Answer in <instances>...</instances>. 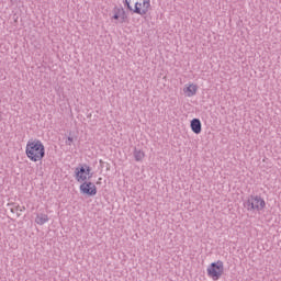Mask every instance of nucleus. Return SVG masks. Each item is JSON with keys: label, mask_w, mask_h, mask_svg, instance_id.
I'll return each mask as SVG.
<instances>
[{"label": "nucleus", "mask_w": 281, "mask_h": 281, "mask_svg": "<svg viewBox=\"0 0 281 281\" xmlns=\"http://www.w3.org/2000/svg\"><path fill=\"white\" fill-rule=\"evenodd\" d=\"M16 210H18L19 212H24L25 206H18Z\"/></svg>", "instance_id": "2eb2a0df"}, {"label": "nucleus", "mask_w": 281, "mask_h": 281, "mask_svg": "<svg viewBox=\"0 0 281 281\" xmlns=\"http://www.w3.org/2000/svg\"><path fill=\"white\" fill-rule=\"evenodd\" d=\"M191 131H193L195 133V135H200V133L202 131L201 120L193 119L191 121Z\"/></svg>", "instance_id": "0eeeda50"}, {"label": "nucleus", "mask_w": 281, "mask_h": 281, "mask_svg": "<svg viewBox=\"0 0 281 281\" xmlns=\"http://www.w3.org/2000/svg\"><path fill=\"white\" fill-rule=\"evenodd\" d=\"M25 153L31 161H42L45 157V145L40 139L29 140Z\"/></svg>", "instance_id": "f257e3e1"}, {"label": "nucleus", "mask_w": 281, "mask_h": 281, "mask_svg": "<svg viewBox=\"0 0 281 281\" xmlns=\"http://www.w3.org/2000/svg\"><path fill=\"white\" fill-rule=\"evenodd\" d=\"M116 12L119 13V23H126L128 21V15H126L124 8H116Z\"/></svg>", "instance_id": "1a4fd4ad"}, {"label": "nucleus", "mask_w": 281, "mask_h": 281, "mask_svg": "<svg viewBox=\"0 0 281 281\" xmlns=\"http://www.w3.org/2000/svg\"><path fill=\"white\" fill-rule=\"evenodd\" d=\"M198 89L196 85L192 83L189 87H186L183 91L187 93L188 98H192V95H196Z\"/></svg>", "instance_id": "6e6552de"}, {"label": "nucleus", "mask_w": 281, "mask_h": 281, "mask_svg": "<svg viewBox=\"0 0 281 281\" xmlns=\"http://www.w3.org/2000/svg\"><path fill=\"white\" fill-rule=\"evenodd\" d=\"M148 10H150V0H138L135 2V7L132 12H134V14L145 16V14H148Z\"/></svg>", "instance_id": "39448f33"}, {"label": "nucleus", "mask_w": 281, "mask_h": 281, "mask_svg": "<svg viewBox=\"0 0 281 281\" xmlns=\"http://www.w3.org/2000/svg\"><path fill=\"white\" fill-rule=\"evenodd\" d=\"M138 0H125V5L127 7V10L133 12V7L135 8V3H137Z\"/></svg>", "instance_id": "f8f14e48"}, {"label": "nucleus", "mask_w": 281, "mask_h": 281, "mask_svg": "<svg viewBox=\"0 0 281 281\" xmlns=\"http://www.w3.org/2000/svg\"><path fill=\"white\" fill-rule=\"evenodd\" d=\"M74 143V137L69 136L68 139L66 140L67 146H71Z\"/></svg>", "instance_id": "4468645a"}, {"label": "nucleus", "mask_w": 281, "mask_h": 281, "mask_svg": "<svg viewBox=\"0 0 281 281\" xmlns=\"http://www.w3.org/2000/svg\"><path fill=\"white\" fill-rule=\"evenodd\" d=\"M206 271L209 278H212V280H221V276H223V272L225 271L223 261L218 260L217 262H212Z\"/></svg>", "instance_id": "7ed1b4c3"}, {"label": "nucleus", "mask_w": 281, "mask_h": 281, "mask_svg": "<svg viewBox=\"0 0 281 281\" xmlns=\"http://www.w3.org/2000/svg\"><path fill=\"white\" fill-rule=\"evenodd\" d=\"M112 19H115V21H120V15L117 13V8H114V15Z\"/></svg>", "instance_id": "ddd939ff"}, {"label": "nucleus", "mask_w": 281, "mask_h": 281, "mask_svg": "<svg viewBox=\"0 0 281 281\" xmlns=\"http://www.w3.org/2000/svg\"><path fill=\"white\" fill-rule=\"evenodd\" d=\"M79 190L81 194H87L88 196H95V194H98L95 184L93 182H87V180L80 184Z\"/></svg>", "instance_id": "423d86ee"}, {"label": "nucleus", "mask_w": 281, "mask_h": 281, "mask_svg": "<svg viewBox=\"0 0 281 281\" xmlns=\"http://www.w3.org/2000/svg\"><path fill=\"white\" fill-rule=\"evenodd\" d=\"M267 203L260 195H250L246 202H244V206L248 210V212H261L265 210Z\"/></svg>", "instance_id": "f03ea898"}, {"label": "nucleus", "mask_w": 281, "mask_h": 281, "mask_svg": "<svg viewBox=\"0 0 281 281\" xmlns=\"http://www.w3.org/2000/svg\"><path fill=\"white\" fill-rule=\"evenodd\" d=\"M145 156L146 155L144 154V151H142V149H137V148L134 149L135 161H142V159H144Z\"/></svg>", "instance_id": "9b49d317"}, {"label": "nucleus", "mask_w": 281, "mask_h": 281, "mask_svg": "<svg viewBox=\"0 0 281 281\" xmlns=\"http://www.w3.org/2000/svg\"><path fill=\"white\" fill-rule=\"evenodd\" d=\"M87 177L88 179H91V177H93V173L91 172V167H89L88 165H79V167L75 169L76 180L79 183H82V181H87Z\"/></svg>", "instance_id": "20e7f679"}, {"label": "nucleus", "mask_w": 281, "mask_h": 281, "mask_svg": "<svg viewBox=\"0 0 281 281\" xmlns=\"http://www.w3.org/2000/svg\"><path fill=\"white\" fill-rule=\"evenodd\" d=\"M47 221H49V216H47V214H37L36 218H35V223L37 225H45V223H47Z\"/></svg>", "instance_id": "9d476101"}]
</instances>
